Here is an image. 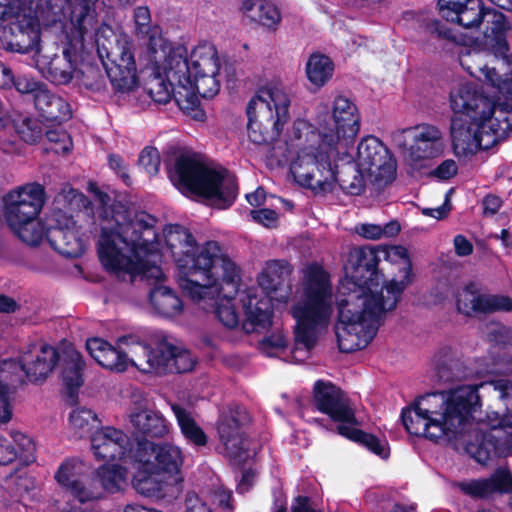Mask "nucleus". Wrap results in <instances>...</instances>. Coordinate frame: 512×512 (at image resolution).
I'll list each match as a JSON object with an SVG mask.
<instances>
[{
	"label": "nucleus",
	"mask_w": 512,
	"mask_h": 512,
	"mask_svg": "<svg viewBox=\"0 0 512 512\" xmlns=\"http://www.w3.org/2000/svg\"><path fill=\"white\" fill-rule=\"evenodd\" d=\"M98 199L102 205L98 256L105 270L122 279L140 276L160 282L161 252L173 260L178 285L188 297L197 303L215 300L219 321L228 328L239 325L232 295L240 292L241 269L218 242L198 245L181 225H167L160 239L150 214L134 212L120 201L109 204V196L102 193Z\"/></svg>",
	"instance_id": "nucleus-1"
},
{
	"label": "nucleus",
	"mask_w": 512,
	"mask_h": 512,
	"mask_svg": "<svg viewBox=\"0 0 512 512\" xmlns=\"http://www.w3.org/2000/svg\"><path fill=\"white\" fill-rule=\"evenodd\" d=\"M409 434L464 447L477 462L512 454V383L463 385L420 397L402 412Z\"/></svg>",
	"instance_id": "nucleus-2"
},
{
	"label": "nucleus",
	"mask_w": 512,
	"mask_h": 512,
	"mask_svg": "<svg viewBox=\"0 0 512 512\" xmlns=\"http://www.w3.org/2000/svg\"><path fill=\"white\" fill-rule=\"evenodd\" d=\"M292 267L285 261H268L257 278L259 289L276 305L288 306L295 321L293 359L304 361L334 314V288L329 273L318 264L303 268L294 292L289 283Z\"/></svg>",
	"instance_id": "nucleus-3"
},
{
	"label": "nucleus",
	"mask_w": 512,
	"mask_h": 512,
	"mask_svg": "<svg viewBox=\"0 0 512 512\" xmlns=\"http://www.w3.org/2000/svg\"><path fill=\"white\" fill-rule=\"evenodd\" d=\"M379 247H357L350 251L345 277L340 281L334 304L338 310L336 335L342 352L363 349L375 337L382 316L385 284L377 271Z\"/></svg>",
	"instance_id": "nucleus-4"
},
{
	"label": "nucleus",
	"mask_w": 512,
	"mask_h": 512,
	"mask_svg": "<svg viewBox=\"0 0 512 512\" xmlns=\"http://www.w3.org/2000/svg\"><path fill=\"white\" fill-rule=\"evenodd\" d=\"M360 122L357 106L348 97L337 95L330 101H320L315 106L313 122L301 118L294 121L289 136V156L320 151L322 172L330 175L328 155L354 146Z\"/></svg>",
	"instance_id": "nucleus-5"
},
{
	"label": "nucleus",
	"mask_w": 512,
	"mask_h": 512,
	"mask_svg": "<svg viewBox=\"0 0 512 512\" xmlns=\"http://www.w3.org/2000/svg\"><path fill=\"white\" fill-rule=\"evenodd\" d=\"M86 349L103 368L123 372L135 367L144 373H185L195 366V357L171 337L159 334L155 348L142 342L137 336L119 338L117 347L102 338L87 339Z\"/></svg>",
	"instance_id": "nucleus-6"
},
{
	"label": "nucleus",
	"mask_w": 512,
	"mask_h": 512,
	"mask_svg": "<svg viewBox=\"0 0 512 512\" xmlns=\"http://www.w3.org/2000/svg\"><path fill=\"white\" fill-rule=\"evenodd\" d=\"M158 65L178 81V106L186 112L195 111L194 117L200 98H211L220 90V58L210 42L198 43L190 54L183 45L171 43Z\"/></svg>",
	"instance_id": "nucleus-7"
},
{
	"label": "nucleus",
	"mask_w": 512,
	"mask_h": 512,
	"mask_svg": "<svg viewBox=\"0 0 512 512\" xmlns=\"http://www.w3.org/2000/svg\"><path fill=\"white\" fill-rule=\"evenodd\" d=\"M98 0H21L25 14H29V27L16 25L15 36L6 37V28L0 34L2 48L18 53H27L38 48L40 41V25L52 26L62 20L69 21V27L76 36L82 37L85 32H93L97 24L96 5Z\"/></svg>",
	"instance_id": "nucleus-8"
},
{
	"label": "nucleus",
	"mask_w": 512,
	"mask_h": 512,
	"mask_svg": "<svg viewBox=\"0 0 512 512\" xmlns=\"http://www.w3.org/2000/svg\"><path fill=\"white\" fill-rule=\"evenodd\" d=\"M339 149L328 155L329 174L322 172L320 151L303 152L289 156V170L294 181L315 194L333 192L338 186L348 194L359 195L365 187V177L370 176L350 161V148Z\"/></svg>",
	"instance_id": "nucleus-9"
},
{
	"label": "nucleus",
	"mask_w": 512,
	"mask_h": 512,
	"mask_svg": "<svg viewBox=\"0 0 512 512\" xmlns=\"http://www.w3.org/2000/svg\"><path fill=\"white\" fill-rule=\"evenodd\" d=\"M169 178L184 195L206 199L217 208L231 206L237 196L235 177L225 169L205 166L194 154H180L169 168Z\"/></svg>",
	"instance_id": "nucleus-10"
},
{
	"label": "nucleus",
	"mask_w": 512,
	"mask_h": 512,
	"mask_svg": "<svg viewBox=\"0 0 512 512\" xmlns=\"http://www.w3.org/2000/svg\"><path fill=\"white\" fill-rule=\"evenodd\" d=\"M133 486L146 496H160L183 481L182 466L185 456L180 447L171 443L138 441Z\"/></svg>",
	"instance_id": "nucleus-11"
},
{
	"label": "nucleus",
	"mask_w": 512,
	"mask_h": 512,
	"mask_svg": "<svg viewBox=\"0 0 512 512\" xmlns=\"http://www.w3.org/2000/svg\"><path fill=\"white\" fill-rule=\"evenodd\" d=\"M61 355V346L56 349L45 343H34L20 355L19 362L12 359L0 361V423L12 418V396L24 376L31 382L46 379L53 371Z\"/></svg>",
	"instance_id": "nucleus-12"
},
{
	"label": "nucleus",
	"mask_w": 512,
	"mask_h": 512,
	"mask_svg": "<svg viewBox=\"0 0 512 512\" xmlns=\"http://www.w3.org/2000/svg\"><path fill=\"white\" fill-rule=\"evenodd\" d=\"M291 95L281 83L261 88L247 106V132L256 144L277 138L290 119Z\"/></svg>",
	"instance_id": "nucleus-13"
},
{
	"label": "nucleus",
	"mask_w": 512,
	"mask_h": 512,
	"mask_svg": "<svg viewBox=\"0 0 512 512\" xmlns=\"http://www.w3.org/2000/svg\"><path fill=\"white\" fill-rule=\"evenodd\" d=\"M97 53L112 86L128 92L138 86L135 43L122 29L102 24L95 32Z\"/></svg>",
	"instance_id": "nucleus-14"
},
{
	"label": "nucleus",
	"mask_w": 512,
	"mask_h": 512,
	"mask_svg": "<svg viewBox=\"0 0 512 512\" xmlns=\"http://www.w3.org/2000/svg\"><path fill=\"white\" fill-rule=\"evenodd\" d=\"M314 405L333 421L338 422L340 435L362 444L368 450L386 459L389 447L385 439H379L357 428L359 425L348 397L330 382L317 381L314 385Z\"/></svg>",
	"instance_id": "nucleus-15"
},
{
	"label": "nucleus",
	"mask_w": 512,
	"mask_h": 512,
	"mask_svg": "<svg viewBox=\"0 0 512 512\" xmlns=\"http://www.w3.org/2000/svg\"><path fill=\"white\" fill-rule=\"evenodd\" d=\"M509 119L453 116L449 130L450 147L459 161H469L481 150L489 149L507 135Z\"/></svg>",
	"instance_id": "nucleus-16"
},
{
	"label": "nucleus",
	"mask_w": 512,
	"mask_h": 512,
	"mask_svg": "<svg viewBox=\"0 0 512 512\" xmlns=\"http://www.w3.org/2000/svg\"><path fill=\"white\" fill-rule=\"evenodd\" d=\"M392 143L401 150L407 164L414 169L423 167L426 160L440 156L444 151L443 134L431 124L396 130L391 134Z\"/></svg>",
	"instance_id": "nucleus-17"
},
{
	"label": "nucleus",
	"mask_w": 512,
	"mask_h": 512,
	"mask_svg": "<svg viewBox=\"0 0 512 512\" xmlns=\"http://www.w3.org/2000/svg\"><path fill=\"white\" fill-rule=\"evenodd\" d=\"M483 20L488 25L485 31L486 47L496 57L506 58L509 51L506 39L509 23L501 12L484 11L480 0H467L453 22L464 28H474L478 27Z\"/></svg>",
	"instance_id": "nucleus-18"
},
{
	"label": "nucleus",
	"mask_w": 512,
	"mask_h": 512,
	"mask_svg": "<svg viewBox=\"0 0 512 512\" xmlns=\"http://www.w3.org/2000/svg\"><path fill=\"white\" fill-rule=\"evenodd\" d=\"M60 23L67 39L62 54L53 56L38 54L36 67L52 83L63 85L70 83L74 78L79 52L83 49L86 39H92V32H85L78 38L69 27V21L62 20Z\"/></svg>",
	"instance_id": "nucleus-19"
},
{
	"label": "nucleus",
	"mask_w": 512,
	"mask_h": 512,
	"mask_svg": "<svg viewBox=\"0 0 512 512\" xmlns=\"http://www.w3.org/2000/svg\"><path fill=\"white\" fill-rule=\"evenodd\" d=\"M352 161L364 172L379 184L392 182L396 176V160L386 146L374 136L364 137L358 144L356 150L353 146L349 150Z\"/></svg>",
	"instance_id": "nucleus-20"
},
{
	"label": "nucleus",
	"mask_w": 512,
	"mask_h": 512,
	"mask_svg": "<svg viewBox=\"0 0 512 512\" xmlns=\"http://www.w3.org/2000/svg\"><path fill=\"white\" fill-rule=\"evenodd\" d=\"M47 240L58 253L66 257H78L86 249L88 236L71 216L58 210L48 217Z\"/></svg>",
	"instance_id": "nucleus-21"
},
{
	"label": "nucleus",
	"mask_w": 512,
	"mask_h": 512,
	"mask_svg": "<svg viewBox=\"0 0 512 512\" xmlns=\"http://www.w3.org/2000/svg\"><path fill=\"white\" fill-rule=\"evenodd\" d=\"M247 410L234 406L221 413L218 421V435L227 456L238 462L251 456L248 441L244 438L243 427L249 422Z\"/></svg>",
	"instance_id": "nucleus-22"
},
{
	"label": "nucleus",
	"mask_w": 512,
	"mask_h": 512,
	"mask_svg": "<svg viewBox=\"0 0 512 512\" xmlns=\"http://www.w3.org/2000/svg\"><path fill=\"white\" fill-rule=\"evenodd\" d=\"M243 311V328L247 333L263 332L273 324L275 301L258 287H249L238 293Z\"/></svg>",
	"instance_id": "nucleus-23"
},
{
	"label": "nucleus",
	"mask_w": 512,
	"mask_h": 512,
	"mask_svg": "<svg viewBox=\"0 0 512 512\" xmlns=\"http://www.w3.org/2000/svg\"><path fill=\"white\" fill-rule=\"evenodd\" d=\"M44 201L45 191L38 183H29L11 190L3 199L7 222L18 227L20 220L37 217Z\"/></svg>",
	"instance_id": "nucleus-24"
},
{
	"label": "nucleus",
	"mask_w": 512,
	"mask_h": 512,
	"mask_svg": "<svg viewBox=\"0 0 512 512\" xmlns=\"http://www.w3.org/2000/svg\"><path fill=\"white\" fill-rule=\"evenodd\" d=\"M91 449L98 460L119 459L124 464L135 465V447H129L127 435L114 427H102L91 435Z\"/></svg>",
	"instance_id": "nucleus-25"
},
{
	"label": "nucleus",
	"mask_w": 512,
	"mask_h": 512,
	"mask_svg": "<svg viewBox=\"0 0 512 512\" xmlns=\"http://www.w3.org/2000/svg\"><path fill=\"white\" fill-rule=\"evenodd\" d=\"M87 470L86 464L78 458H67L57 468L54 479L57 484L70 492L81 504L102 497V491L94 485L83 482Z\"/></svg>",
	"instance_id": "nucleus-26"
},
{
	"label": "nucleus",
	"mask_w": 512,
	"mask_h": 512,
	"mask_svg": "<svg viewBox=\"0 0 512 512\" xmlns=\"http://www.w3.org/2000/svg\"><path fill=\"white\" fill-rule=\"evenodd\" d=\"M450 105L454 116H467L469 118H495L496 113L493 102L479 93L475 85L460 80L450 93Z\"/></svg>",
	"instance_id": "nucleus-27"
},
{
	"label": "nucleus",
	"mask_w": 512,
	"mask_h": 512,
	"mask_svg": "<svg viewBox=\"0 0 512 512\" xmlns=\"http://www.w3.org/2000/svg\"><path fill=\"white\" fill-rule=\"evenodd\" d=\"M379 251L387 261L402 265L398 277L385 284V300L382 302V307L391 311L396 308L402 293L412 282V266L408 251L403 246H379Z\"/></svg>",
	"instance_id": "nucleus-28"
},
{
	"label": "nucleus",
	"mask_w": 512,
	"mask_h": 512,
	"mask_svg": "<svg viewBox=\"0 0 512 512\" xmlns=\"http://www.w3.org/2000/svg\"><path fill=\"white\" fill-rule=\"evenodd\" d=\"M132 24L133 34L146 40V53L152 55L154 62L158 64L161 59H164L171 42L163 36L161 27L153 23L148 6L140 5L133 9Z\"/></svg>",
	"instance_id": "nucleus-29"
},
{
	"label": "nucleus",
	"mask_w": 512,
	"mask_h": 512,
	"mask_svg": "<svg viewBox=\"0 0 512 512\" xmlns=\"http://www.w3.org/2000/svg\"><path fill=\"white\" fill-rule=\"evenodd\" d=\"M128 427L136 434L149 437H164L169 431L165 418L150 409L144 399L133 402L128 413Z\"/></svg>",
	"instance_id": "nucleus-30"
},
{
	"label": "nucleus",
	"mask_w": 512,
	"mask_h": 512,
	"mask_svg": "<svg viewBox=\"0 0 512 512\" xmlns=\"http://www.w3.org/2000/svg\"><path fill=\"white\" fill-rule=\"evenodd\" d=\"M239 11L246 20L272 31L282 18L278 7L268 0H242Z\"/></svg>",
	"instance_id": "nucleus-31"
},
{
	"label": "nucleus",
	"mask_w": 512,
	"mask_h": 512,
	"mask_svg": "<svg viewBox=\"0 0 512 512\" xmlns=\"http://www.w3.org/2000/svg\"><path fill=\"white\" fill-rule=\"evenodd\" d=\"M147 62V66L153 74L147 84V90L152 100L157 103H167L173 97L178 104V81L172 79L164 68L155 63L152 55H147Z\"/></svg>",
	"instance_id": "nucleus-32"
},
{
	"label": "nucleus",
	"mask_w": 512,
	"mask_h": 512,
	"mask_svg": "<svg viewBox=\"0 0 512 512\" xmlns=\"http://www.w3.org/2000/svg\"><path fill=\"white\" fill-rule=\"evenodd\" d=\"M61 365V379L64 386L72 392L83 384V371L85 362L81 354L71 343L61 344V355L59 358Z\"/></svg>",
	"instance_id": "nucleus-33"
},
{
	"label": "nucleus",
	"mask_w": 512,
	"mask_h": 512,
	"mask_svg": "<svg viewBox=\"0 0 512 512\" xmlns=\"http://www.w3.org/2000/svg\"><path fill=\"white\" fill-rule=\"evenodd\" d=\"M34 105L41 116L48 121H67L72 115L70 104L46 87L37 90L34 95Z\"/></svg>",
	"instance_id": "nucleus-34"
},
{
	"label": "nucleus",
	"mask_w": 512,
	"mask_h": 512,
	"mask_svg": "<svg viewBox=\"0 0 512 512\" xmlns=\"http://www.w3.org/2000/svg\"><path fill=\"white\" fill-rule=\"evenodd\" d=\"M150 304L156 314L176 319L184 313V304L178 294L168 286L157 284L149 293Z\"/></svg>",
	"instance_id": "nucleus-35"
},
{
	"label": "nucleus",
	"mask_w": 512,
	"mask_h": 512,
	"mask_svg": "<svg viewBox=\"0 0 512 512\" xmlns=\"http://www.w3.org/2000/svg\"><path fill=\"white\" fill-rule=\"evenodd\" d=\"M483 54L475 49L462 48L459 52L460 65L473 77L502 90L501 79L494 68H489L483 61Z\"/></svg>",
	"instance_id": "nucleus-36"
},
{
	"label": "nucleus",
	"mask_w": 512,
	"mask_h": 512,
	"mask_svg": "<svg viewBox=\"0 0 512 512\" xmlns=\"http://www.w3.org/2000/svg\"><path fill=\"white\" fill-rule=\"evenodd\" d=\"M94 485L109 493H115L123 490L127 486L128 471L120 464H104L100 466L95 473Z\"/></svg>",
	"instance_id": "nucleus-37"
},
{
	"label": "nucleus",
	"mask_w": 512,
	"mask_h": 512,
	"mask_svg": "<svg viewBox=\"0 0 512 512\" xmlns=\"http://www.w3.org/2000/svg\"><path fill=\"white\" fill-rule=\"evenodd\" d=\"M305 72L309 82L319 89L332 78L334 63L328 56L315 52L309 56Z\"/></svg>",
	"instance_id": "nucleus-38"
},
{
	"label": "nucleus",
	"mask_w": 512,
	"mask_h": 512,
	"mask_svg": "<svg viewBox=\"0 0 512 512\" xmlns=\"http://www.w3.org/2000/svg\"><path fill=\"white\" fill-rule=\"evenodd\" d=\"M171 409L185 439L196 446L206 445L207 436L196 423L191 413L178 404H172Z\"/></svg>",
	"instance_id": "nucleus-39"
},
{
	"label": "nucleus",
	"mask_w": 512,
	"mask_h": 512,
	"mask_svg": "<svg viewBox=\"0 0 512 512\" xmlns=\"http://www.w3.org/2000/svg\"><path fill=\"white\" fill-rule=\"evenodd\" d=\"M18 238L27 245H39L44 238L47 239L48 218L45 222L37 217L29 220H20V225L16 227L13 223H8Z\"/></svg>",
	"instance_id": "nucleus-40"
},
{
	"label": "nucleus",
	"mask_w": 512,
	"mask_h": 512,
	"mask_svg": "<svg viewBox=\"0 0 512 512\" xmlns=\"http://www.w3.org/2000/svg\"><path fill=\"white\" fill-rule=\"evenodd\" d=\"M18 112L5 108L0 102V151L7 155L20 156L24 153L22 144L13 135L5 134V130L17 120Z\"/></svg>",
	"instance_id": "nucleus-41"
},
{
	"label": "nucleus",
	"mask_w": 512,
	"mask_h": 512,
	"mask_svg": "<svg viewBox=\"0 0 512 512\" xmlns=\"http://www.w3.org/2000/svg\"><path fill=\"white\" fill-rule=\"evenodd\" d=\"M12 127L19 138L26 144H37L43 136L42 123L30 116L18 112L17 120L14 121Z\"/></svg>",
	"instance_id": "nucleus-42"
},
{
	"label": "nucleus",
	"mask_w": 512,
	"mask_h": 512,
	"mask_svg": "<svg viewBox=\"0 0 512 512\" xmlns=\"http://www.w3.org/2000/svg\"><path fill=\"white\" fill-rule=\"evenodd\" d=\"M100 423L97 415L87 408H75L69 416V425L73 434L82 438L90 434L91 431Z\"/></svg>",
	"instance_id": "nucleus-43"
},
{
	"label": "nucleus",
	"mask_w": 512,
	"mask_h": 512,
	"mask_svg": "<svg viewBox=\"0 0 512 512\" xmlns=\"http://www.w3.org/2000/svg\"><path fill=\"white\" fill-rule=\"evenodd\" d=\"M482 300L483 293L479 292L476 285H467L457 295V309L465 315L481 313Z\"/></svg>",
	"instance_id": "nucleus-44"
},
{
	"label": "nucleus",
	"mask_w": 512,
	"mask_h": 512,
	"mask_svg": "<svg viewBox=\"0 0 512 512\" xmlns=\"http://www.w3.org/2000/svg\"><path fill=\"white\" fill-rule=\"evenodd\" d=\"M512 310V299L501 294H483L482 312H509Z\"/></svg>",
	"instance_id": "nucleus-45"
},
{
	"label": "nucleus",
	"mask_w": 512,
	"mask_h": 512,
	"mask_svg": "<svg viewBox=\"0 0 512 512\" xmlns=\"http://www.w3.org/2000/svg\"><path fill=\"white\" fill-rule=\"evenodd\" d=\"M486 336L489 342L496 346L512 344L511 328L500 323H491L486 328Z\"/></svg>",
	"instance_id": "nucleus-46"
},
{
	"label": "nucleus",
	"mask_w": 512,
	"mask_h": 512,
	"mask_svg": "<svg viewBox=\"0 0 512 512\" xmlns=\"http://www.w3.org/2000/svg\"><path fill=\"white\" fill-rule=\"evenodd\" d=\"M286 347V339L281 333H274L268 337H265L259 343L260 351L269 357L280 356Z\"/></svg>",
	"instance_id": "nucleus-47"
},
{
	"label": "nucleus",
	"mask_w": 512,
	"mask_h": 512,
	"mask_svg": "<svg viewBox=\"0 0 512 512\" xmlns=\"http://www.w3.org/2000/svg\"><path fill=\"white\" fill-rule=\"evenodd\" d=\"M160 154L154 147H145L139 155V164L149 175H155L160 167Z\"/></svg>",
	"instance_id": "nucleus-48"
},
{
	"label": "nucleus",
	"mask_w": 512,
	"mask_h": 512,
	"mask_svg": "<svg viewBox=\"0 0 512 512\" xmlns=\"http://www.w3.org/2000/svg\"><path fill=\"white\" fill-rule=\"evenodd\" d=\"M207 495V498L211 499L221 512H233L234 505L232 502V492L230 490L218 486L210 493H207Z\"/></svg>",
	"instance_id": "nucleus-49"
},
{
	"label": "nucleus",
	"mask_w": 512,
	"mask_h": 512,
	"mask_svg": "<svg viewBox=\"0 0 512 512\" xmlns=\"http://www.w3.org/2000/svg\"><path fill=\"white\" fill-rule=\"evenodd\" d=\"M207 492H189L185 500V512H213L206 499Z\"/></svg>",
	"instance_id": "nucleus-50"
},
{
	"label": "nucleus",
	"mask_w": 512,
	"mask_h": 512,
	"mask_svg": "<svg viewBox=\"0 0 512 512\" xmlns=\"http://www.w3.org/2000/svg\"><path fill=\"white\" fill-rule=\"evenodd\" d=\"M47 139L54 143L53 150L56 153H67L72 147L70 136L64 130H51L46 133Z\"/></svg>",
	"instance_id": "nucleus-51"
},
{
	"label": "nucleus",
	"mask_w": 512,
	"mask_h": 512,
	"mask_svg": "<svg viewBox=\"0 0 512 512\" xmlns=\"http://www.w3.org/2000/svg\"><path fill=\"white\" fill-rule=\"evenodd\" d=\"M467 0H438L439 14L447 21H454L458 11L462 10Z\"/></svg>",
	"instance_id": "nucleus-52"
},
{
	"label": "nucleus",
	"mask_w": 512,
	"mask_h": 512,
	"mask_svg": "<svg viewBox=\"0 0 512 512\" xmlns=\"http://www.w3.org/2000/svg\"><path fill=\"white\" fill-rule=\"evenodd\" d=\"M63 200H67L70 210H75L81 206L86 205L85 196L73 188H65L62 193L57 197V202L60 203Z\"/></svg>",
	"instance_id": "nucleus-53"
},
{
	"label": "nucleus",
	"mask_w": 512,
	"mask_h": 512,
	"mask_svg": "<svg viewBox=\"0 0 512 512\" xmlns=\"http://www.w3.org/2000/svg\"><path fill=\"white\" fill-rule=\"evenodd\" d=\"M458 173V164L453 159L442 161L432 172V175L440 180H449Z\"/></svg>",
	"instance_id": "nucleus-54"
},
{
	"label": "nucleus",
	"mask_w": 512,
	"mask_h": 512,
	"mask_svg": "<svg viewBox=\"0 0 512 512\" xmlns=\"http://www.w3.org/2000/svg\"><path fill=\"white\" fill-rule=\"evenodd\" d=\"M13 446L17 450V457L22 456L23 453L31 454L34 450V444L32 440L25 434L14 431L11 433Z\"/></svg>",
	"instance_id": "nucleus-55"
},
{
	"label": "nucleus",
	"mask_w": 512,
	"mask_h": 512,
	"mask_svg": "<svg viewBox=\"0 0 512 512\" xmlns=\"http://www.w3.org/2000/svg\"><path fill=\"white\" fill-rule=\"evenodd\" d=\"M13 87H15L16 90L22 94L33 93V95H35L37 90H39L40 88H44L43 85H40L33 78L26 75L18 77L14 76Z\"/></svg>",
	"instance_id": "nucleus-56"
},
{
	"label": "nucleus",
	"mask_w": 512,
	"mask_h": 512,
	"mask_svg": "<svg viewBox=\"0 0 512 512\" xmlns=\"http://www.w3.org/2000/svg\"><path fill=\"white\" fill-rule=\"evenodd\" d=\"M254 221L262 224L267 228L275 227L278 223V214L271 209H259L251 211Z\"/></svg>",
	"instance_id": "nucleus-57"
},
{
	"label": "nucleus",
	"mask_w": 512,
	"mask_h": 512,
	"mask_svg": "<svg viewBox=\"0 0 512 512\" xmlns=\"http://www.w3.org/2000/svg\"><path fill=\"white\" fill-rule=\"evenodd\" d=\"M355 232L363 238L378 240L383 237L382 226L377 224H359L355 226Z\"/></svg>",
	"instance_id": "nucleus-58"
},
{
	"label": "nucleus",
	"mask_w": 512,
	"mask_h": 512,
	"mask_svg": "<svg viewBox=\"0 0 512 512\" xmlns=\"http://www.w3.org/2000/svg\"><path fill=\"white\" fill-rule=\"evenodd\" d=\"M17 457V450L10 441L0 436V465L11 463Z\"/></svg>",
	"instance_id": "nucleus-59"
},
{
	"label": "nucleus",
	"mask_w": 512,
	"mask_h": 512,
	"mask_svg": "<svg viewBox=\"0 0 512 512\" xmlns=\"http://www.w3.org/2000/svg\"><path fill=\"white\" fill-rule=\"evenodd\" d=\"M256 481V472L252 469L245 470L237 486V491L241 494L248 492Z\"/></svg>",
	"instance_id": "nucleus-60"
},
{
	"label": "nucleus",
	"mask_w": 512,
	"mask_h": 512,
	"mask_svg": "<svg viewBox=\"0 0 512 512\" xmlns=\"http://www.w3.org/2000/svg\"><path fill=\"white\" fill-rule=\"evenodd\" d=\"M109 166L112 170H114L125 183L129 182V176L127 174V167L123 160L116 155H110L109 158Z\"/></svg>",
	"instance_id": "nucleus-61"
},
{
	"label": "nucleus",
	"mask_w": 512,
	"mask_h": 512,
	"mask_svg": "<svg viewBox=\"0 0 512 512\" xmlns=\"http://www.w3.org/2000/svg\"><path fill=\"white\" fill-rule=\"evenodd\" d=\"M451 209L450 202L448 198H446L445 202L436 208H424L422 209V214L425 216L433 217L435 219H443L447 216Z\"/></svg>",
	"instance_id": "nucleus-62"
},
{
	"label": "nucleus",
	"mask_w": 512,
	"mask_h": 512,
	"mask_svg": "<svg viewBox=\"0 0 512 512\" xmlns=\"http://www.w3.org/2000/svg\"><path fill=\"white\" fill-rule=\"evenodd\" d=\"M454 248L459 256H467L472 253L473 246L471 242L463 235H457L454 238Z\"/></svg>",
	"instance_id": "nucleus-63"
},
{
	"label": "nucleus",
	"mask_w": 512,
	"mask_h": 512,
	"mask_svg": "<svg viewBox=\"0 0 512 512\" xmlns=\"http://www.w3.org/2000/svg\"><path fill=\"white\" fill-rule=\"evenodd\" d=\"M502 201L498 196L488 195L483 200V211L486 215L495 214L501 207Z\"/></svg>",
	"instance_id": "nucleus-64"
}]
</instances>
